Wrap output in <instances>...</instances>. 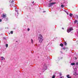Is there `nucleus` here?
Here are the masks:
<instances>
[{"mask_svg": "<svg viewBox=\"0 0 78 78\" xmlns=\"http://www.w3.org/2000/svg\"><path fill=\"white\" fill-rule=\"evenodd\" d=\"M62 30H64V29L63 28H62Z\"/></svg>", "mask_w": 78, "mask_h": 78, "instance_id": "f704fd0d", "label": "nucleus"}, {"mask_svg": "<svg viewBox=\"0 0 78 78\" xmlns=\"http://www.w3.org/2000/svg\"><path fill=\"white\" fill-rule=\"evenodd\" d=\"M60 46H61V47H63V44H60Z\"/></svg>", "mask_w": 78, "mask_h": 78, "instance_id": "dca6fc26", "label": "nucleus"}, {"mask_svg": "<svg viewBox=\"0 0 78 78\" xmlns=\"http://www.w3.org/2000/svg\"><path fill=\"white\" fill-rule=\"evenodd\" d=\"M62 78V76H61L60 77V78Z\"/></svg>", "mask_w": 78, "mask_h": 78, "instance_id": "72a5a7b5", "label": "nucleus"}, {"mask_svg": "<svg viewBox=\"0 0 78 78\" xmlns=\"http://www.w3.org/2000/svg\"><path fill=\"white\" fill-rule=\"evenodd\" d=\"M32 3L33 4H34V1H33V2H32Z\"/></svg>", "mask_w": 78, "mask_h": 78, "instance_id": "c756f323", "label": "nucleus"}, {"mask_svg": "<svg viewBox=\"0 0 78 78\" xmlns=\"http://www.w3.org/2000/svg\"><path fill=\"white\" fill-rule=\"evenodd\" d=\"M5 21H7V20H8V18H6L5 19Z\"/></svg>", "mask_w": 78, "mask_h": 78, "instance_id": "4468645a", "label": "nucleus"}, {"mask_svg": "<svg viewBox=\"0 0 78 78\" xmlns=\"http://www.w3.org/2000/svg\"><path fill=\"white\" fill-rule=\"evenodd\" d=\"M73 69L74 70V71H76V68H73Z\"/></svg>", "mask_w": 78, "mask_h": 78, "instance_id": "6ab92c4d", "label": "nucleus"}, {"mask_svg": "<svg viewBox=\"0 0 78 78\" xmlns=\"http://www.w3.org/2000/svg\"><path fill=\"white\" fill-rule=\"evenodd\" d=\"M60 53H62V51H60Z\"/></svg>", "mask_w": 78, "mask_h": 78, "instance_id": "473e14b6", "label": "nucleus"}, {"mask_svg": "<svg viewBox=\"0 0 78 78\" xmlns=\"http://www.w3.org/2000/svg\"><path fill=\"white\" fill-rule=\"evenodd\" d=\"M43 39H44V38H43L42 35L41 34H40L38 37V40H39V42L41 44L43 41Z\"/></svg>", "mask_w": 78, "mask_h": 78, "instance_id": "f257e3e1", "label": "nucleus"}, {"mask_svg": "<svg viewBox=\"0 0 78 78\" xmlns=\"http://www.w3.org/2000/svg\"><path fill=\"white\" fill-rule=\"evenodd\" d=\"M2 19H0V22H2Z\"/></svg>", "mask_w": 78, "mask_h": 78, "instance_id": "cd10ccee", "label": "nucleus"}, {"mask_svg": "<svg viewBox=\"0 0 78 78\" xmlns=\"http://www.w3.org/2000/svg\"><path fill=\"white\" fill-rule=\"evenodd\" d=\"M76 66H78V62H77L76 63Z\"/></svg>", "mask_w": 78, "mask_h": 78, "instance_id": "5701e85b", "label": "nucleus"}, {"mask_svg": "<svg viewBox=\"0 0 78 78\" xmlns=\"http://www.w3.org/2000/svg\"><path fill=\"white\" fill-rule=\"evenodd\" d=\"M62 74L61 73H60V76H61V75H62V74Z\"/></svg>", "mask_w": 78, "mask_h": 78, "instance_id": "bb28decb", "label": "nucleus"}, {"mask_svg": "<svg viewBox=\"0 0 78 78\" xmlns=\"http://www.w3.org/2000/svg\"><path fill=\"white\" fill-rule=\"evenodd\" d=\"M73 16V14L72 13H70L69 14V16L70 17H72Z\"/></svg>", "mask_w": 78, "mask_h": 78, "instance_id": "9b49d317", "label": "nucleus"}, {"mask_svg": "<svg viewBox=\"0 0 78 78\" xmlns=\"http://www.w3.org/2000/svg\"><path fill=\"white\" fill-rule=\"evenodd\" d=\"M31 43H32V44H33V40L32 39H31Z\"/></svg>", "mask_w": 78, "mask_h": 78, "instance_id": "aec40b11", "label": "nucleus"}, {"mask_svg": "<svg viewBox=\"0 0 78 78\" xmlns=\"http://www.w3.org/2000/svg\"><path fill=\"white\" fill-rule=\"evenodd\" d=\"M61 59H62V58H61Z\"/></svg>", "mask_w": 78, "mask_h": 78, "instance_id": "e433bc0d", "label": "nucleus"}, {"mask_svg": "<svg viewBox=\"0 0 78 78\" xmlns=\"http://www.w3.org/2000/svg\"><path fill=\"white\" fill-rule=\"evenodd\" d=\"M5 47L6 48H8V44H6L5 45Z\"/></svg>", "mask_w": 78, "mask_h": 78, "instance_id": "2eb2a0df", "label": "nucleus"}, {"mask_svg": "<svg viewBox=\"0 0 78 78\" xmlns=\"http://www.w3.org/2000/svg\"><path fill=\"white\" fill-rule=\"evenodd\" d=\"M3 39H4V40H6V37H3Z\"/></svg>", "mask_w": 78, "mask_h": 78, "instance_id": "393cba45", "label": "nucleus"}, {"mask_svg": "<svg viewBox=\"0 0 78 78\" xmlns=\"http://www.w3.org/2000/svg\"><path fill=\"white\" fill-rule=\"evenodd\" d=\"M3 18H6V15L5 14L3 13L2 14V16Z\"/></svg>", "mask_w": 78, "mask_h": 78, "instance_id": "0eeeda50", "label": "nucleus"}, {"mask_svg": "<svg viewBox=\"0 0 78 78\" xmlns=\"http://www.w3.org/2000/svg\"><path fill=\"white\" fill-rule=\"evenodd\" d=\"M61 7L62 8H64V5H61Z\"/></svg>", "mask_w": 78, "mask_h": 78, "instance_id": "f3484780", "label": "nucleus"}, {"mask_svg": "<svg viewBox=\"0 0 78 78\" xmlns=\"http://www.w3.org/2000/svg\"><path fill=\"white\" fill-rule=\"evenodd\" d=\"M51 2H52V0H50V1H49V3H51Z\"/></svg>", "mask_w": 78, "mask_h": 78, "instance_id": "a878e982", "label": "nucleus"}, {"mask_svg": "<svg viewBox=\"0 0 78 78\" xmlns=\"http://www.w3.org/2000/svg\"><path fill=\"white\" fill-rule=\"evenodd\" d=\"M62 49H63V50H68V48L67 47H65L64 48H63Z\"/></svg>", "mask_w": 78, "mask_h": 78, "instance_id": "6e6552de", "label": "nucleus"}, {"mask_svg": "<svg viewBox=\"0 0 78 78\" xmlns=\"http://www.w3.org/2000/svg\"><path fill=\"white\" fill-rule=\"evenodd\" d=\"M77 33H78V32H77Z\"/></svg>", "mask_w": 78, "mask_h": 78, "instance_id": "ea45409f", "label": "nucleus"}, {"mask_svg": "<svg viewBox=\"0 0 78 78\" xmlns=\"http://www.w3.org/2000/svg\"><path fill=\"white\" fill-rule=\"evenodd\" d=\"M66 51H67V50Z\"/></svg>", "mask_w": 78, "mask_h": 78, "instance_id": "a19ab883", "label": "nucleus"}, {"mask_svg": "<svg viewBox=\"0 0 78 78\" xmlns=\"http://www.w3.org/2000/svg\"><path fill=\"white\" fill-rule=\"evenodd\" d=\"M52 78H55V75H53Z\"/></svg>", "mask_w": 78, "mask_h": 78, "instance_id": "412c9836", "label": "nucleus"}, {"mask_svg": "<svg viewBox=\"0 0 78 78\" xmlns=\"http://www.w3.org/2000/svg\"><path fill=\"white\" fill-rule=\"evenodd\" d=\"M10 33L11 34H13V31H11L10 32Z\"/></svg>", "mask_w": 78, "mask_h": 78, "instance_id": "4be33fe9", "label": "nucleus"}, {"mask_svg": "<svg viewBox=\"0 0 78 78\" xmlns=\"http://www.w3.org/2000/svg\"><path fill=\"white\" fill-rule=\"evenodd\" d=\"M77 25H78V21L77 22Z\"/></svg>", "mask_w": 78, "mask_h": 78, "instance_id": "4c0bfd02", "label": "nucleus"}, {"mask_svg": "<svg viewBox=\"0 0 78 78\" xmlns=\"http://www.w3.org/2000/svg\"><path fill=\"white\" fill-rule=\"evenodd\" d=\"M14 0H10L9 1V2L10 3H11V4L10 5V7H12V6H13V5H14V3H13V2H14Z\"/></svg>", "mask_w": 78, "mask_h": 78, "instance_id": "39448f33", "label": "nucleus"}, {"mask_svg": "<svg viewBox=\"0 0 78 78\" xmlns=\"http://www.w3.org/2000/svg\"><path fill=\"white\" fill-rule=\"evenodd\" d=\"M16 42H18V41H16Z\"/></svg>", "mask_w": 78, "mask_h": 78, "instance_id": "58836bf2", "label": "nucleus"}, {"mask_svg": "<svg viewBox=\"0 0 78 78\" xmlns=\"http://www.w3.org/2000/svg\"><path fill=\"white\" fill-rule=\"evenodd\" d=\"M75 59H77V58L75 57Z\"/></svg>", "mask_w": 78, "mask_h": 78, "instance_id": "c9c22d12", "label": "nucleus"}, {"mask_svg": "<svg viewBox=\"0 0 78 78\" xmlns=\"http://www.w3.org/2000/svg\"><path fill=\"white\" fill-rule=\"evenodd\" d=\"M30 30V28H28L27 29V31H29Z\"/></svg>", "mask_w": 78, "mask_h": 78, "instance_id": "b1692460", "label": "nucleus"}, {"mask_svg": "<svg viewBox=\"0 0 78 78\" xmlns=\"http://www.w3.org/2000/svg\"><path fill=\"white\" fill-rule=\"evenodd\" d=\"M73 29L72 27H71L69 28V29H67V33H70V31H73Z\"/></svg>", "mask_w": 78, "mask_h": 78, "instance_id": "20e7f679", "label": "nucleus"}, {"mask_svg": "<svg viewBox=\"0 0 78 78\" xmlns=\"http://www.w3.org/2000/svg\"><path fill=\"white\" fill-rule=\"evenodd\" d=\"M64 44L66 46V45H67V43L66 42H65Z\"/></svg>", "mask_w": 78, "mask_h": 78, "instance_id": "f8f14e48", "label": "nucleus"}, {"mask_svg": "<svg viewBox=\"0 0 78 78\" xmlns=\"http://www.w3.org/2000/svg\"><path fill=\"white\" fill-rule=\"evenodd\" d=\"M65 12H66V13L67 12L66 11H65Z\"/></svg>", "mask_w": 78, "mask_h": 78, "instance_id": "7c9ffc66", "label": "nucleus"}, {"mask_svg": "<svg viewBox=\"0 0 78 78\" xmlns=\"http://www.w3.org/2000/svg\"><path fill=\"white\" fill-rule=\"evenodd\" d=\"M75 65V63H71V65Z\"/></svg>", "mask_w": 78, "mask_h": 78, "instance_id": "ddd939ff", "label": "nucleus"}, {"mask_svg": "<svg viewBox=\"0 0 78 78\" xmlns=\"http://www.w3.org/2000/svg\"><path fill=\"white\" fill-rule=\"evenodd\" d=\"M56 2H52L48 3V7H51L53 5L55 4Z\"/></svg>", "mask_w": 78, "mask_h": 78, "instance_id": "7ed1b4c3", "label": "nucleus"}, {"mask_svg": "<svg viewBox=\"0 0 78 78\" xmlns=\"http://www.w3.org/2000/svg\"><path fill=\"white\" fill-rule=\"evenodd\" d=\"M1 60L2 61V60H5V58H4L3 57H1Z\"/></svg>", "mask_w": 78, "mask_h": 78, "instance_id": "1a4fd4ad", "label": "nucleus"}, {"mask_svg": "<svg viewBox=\"0 0 78 78\" xmlns=\"http://www.w3.org/2000/svg\"><path fill=\"white\" fill-rule=\"evenodd\" d=\"M74 22L75 23H77V20H76L74 21Z\"/></svg>", "mask_w": 78, "mask_h": 78, "instance_id": "a211bd4d", "label": "nucleus"}, {"mask_svg": "<svg viewBox=\"0 0 78 78\" xmlns=\"http://www.w3.org/2000/svg\"><path fill=\"white\" fill-rule=\"evenodd\" d=\"M14 7H15V15L17 17L18 16H19V12H18V10H17V7H16L15 6H14Z\"/></svg>", "mask_w": 78, "mask_h": 78, "instance_id": "f03ea898", "label": "nucleus"}, {"mask_svg": "<svg viewBox=\"0 0 78 78\" xmlns=\"http://www.w3.org/2000/svg\"><path fill=\"white\" fill-rule=\"evenodd\" d=\"M47 69V65L46 64H44V66L43 67V71H45Z\"/></svg>", "mask_w": 78, "mask_h": 78, "instance_id": "423d86ee", "label": "nucleus"}, {"mask_svg": "<svg viewBox=\"0 0 78 78\" xmlns=\"http://www.w3.org/2000/svg\"><path fill=\"white\" fill-rule=\"evenodd\" d=\"M46 12V11H43V12L44 13V12Z\"/></svg>", "mask_w": 78, "mask_h": 78, "instance_id": "c85d7f7f", "label": "nucleus"}, {"mask_svg": "<svg viewBox=\"0 0 78 78\" xmlns=\"http://www.w3.org/2000/svg\"><path fill=\"white\" fill-rule=\"evenodd\" d=\"M73 75H75V76L76 75V72H74Z\"/></svg>", "mask_w": 78, "mask_h": 78, "instance_id": "9d476101", "label": "nucleus"}, {"mask_svg": "<svg viewBox=\"0 0 78 78\" xmlns=\"http://www.w3.org/2000/svg\"><path fill=\"white\" fill-rule=\"evenodd\" d=\"M66 13H67V15H69V13H68V12H67Z\"/></svg>", "mask_w": 78, "mask_h": 78, "instance_id": "2f4dec72", "label": "nucleus"}]
</instances>
